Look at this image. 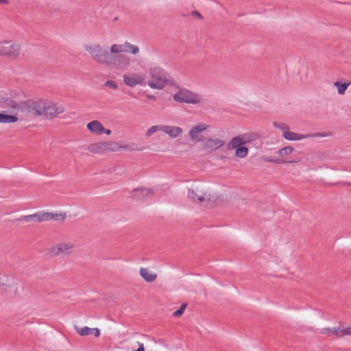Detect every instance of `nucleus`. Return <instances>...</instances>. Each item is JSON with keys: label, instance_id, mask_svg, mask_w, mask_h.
<instances>
[{"label": "nucleus", "instance_id": "nucleus-1", "mask_svg": "<svg viewBox=\"0 0 351 351\" xmlns=\"http://www.w3.org/2000/svg\"><path fill=\"white\" fill-rule=\"evenodd\" d=\"M84 49L96 63L106 66H113L119 71L128 70L131 62L130 57L121 54V53L129 52L136 55L140 51L138 46L128 42L123 44H112L110 47L109 51L104 46L95 43L84 44Z\"/></svg>", "mask_w": 351, "mask_h": 351}, {"label": "nucleus", "instance_id": "nucleus-2", "mask_svg": "<svg viewBox=\"0 0 351 351\" xmlns=\"http://www.w3.org/2000/svg\"><path fill=\"white\" fill-rule=\"evenodd\" d=\"M27 112L35 117L53 119L64 113L62 105L49 99H37L27 103Z\"/></svg>", "mask_w": 351, "mask_h": 351}, {"label": "nucleus", "instance_id": "nucleus-3", "mask_svg": "<svg viewBox=\"0 0 351 351\" xmlns=\"http://www.w3.org/2000/svg\"><path fill=\"white\" fill-rule=\"evenodd\" d=\"M187 197L194 202L204 206H212L215 199L212 189L208 185L202 183L193 184L188 189Z\"/></svg>", "mask_w": 351, "mask_h": 351}, {"label": "nucleus", "instance_id": "nucleus-4", "mask_svg": "<svg viewBox=\"0 0 351 351\" xmlns=\"http://www.w3.org/2000/svg\"><path fill=\"white\" fill-rule=\"evenodd\" d=\"M171 84L169 75L164 69L160 66L149 67L148 77L145 80V84L151 89L162 90Z\"/></svg>", "mask_w": 351, "mask_h": 351}, {"label": "nucleus", "instance_id": "nucleus-5", "mask_svg": "<svg viewBox=\"0 0 351 351\" xmlns=\"http://www.w3.org/2000/svg\"><path fill=\"white\" fill-rule=\"evenodd\" d=\"M22 51V43L16 39H3L0 40V57L11 60L19 58Z\"/></svg>", "mask_w": 351, "mask_h": 351}, {"label": "nucleus", "instance_id": "nucleus-6", "mask_svg": "<svg viewBox=\"0 0 351 351\" xmlns=\"http://www.w3.org/2000/svg\"><path fill=\"white\" fill-rule=\"evenodd\" d=\"M121 150L132 151L129 145H121L114 141H99L88 145V151L93 154H99L106 152H117Z\"/></svg>", "mask_w": 351, "mask_h": 351}, {"label": "nucleus", "instance_id": "nucleus-7", "mask_svg": "<svg viewBox=\"0 0 351 351\" xmlns=\"http://www.w3.org/2000/svg\"><path fill=\"white\" fill-rule=\"evenodd\" d=\"M172 97L176 102L191 105H200L204 102V98L200 93L186 88H180Z\"/></svg>", "mask_w": 351, "mask_h": 351}, {"label": "nucleus", "instance_id": "nucleus-8", "mask_svg": "<svg viewBox=\"0 0 351 351\" xmlns=\"http://www.w3.org/2000/svg\"><path fill=\"white\" fill-rule=\"evenodd\" d=\"M319 333L328 337L350 336L351 324L346 325L339 322L333 325L325 326L320 328Z\"/></svg>", "mask_w": 351, "mask_h": 351}, {"label": "nucleus", "instance_id": "nucleus-9", "mask_svg": "<svg viewBox=\"0 0 351 351\" xmlns=\"http://www.w3.org/2000/svg\"><path fill=\"white\" fill-rule=\"evenodd\" d=\"M74 244L69 241L57 242L46 250L49 256L56 257L58 256H70L74 252Z\"/></svg>", "mask_w": 351, "mask_h": 351}, {"label": "nucleus", "instance_id": "nucleus-10", "mask_svg": "<svg viewBox=\"0 0 351 351\" xmlns=\"http://www.w3.org/2000/svg\"><path fill=\"white\" fill-rule=\"evenodd\" d=\"M228 150H234V157L243 159L247 157L249 154V148L245 146V141L241 136L232 138L227 145Z\"/></svg>", "mask_w": 351, "mask_h": 351}, {"label": "nucleus", "instance_id": "nucleus-11", "mask_svg": "<svg viewBox=\"0 0 351 351\" xmlns=\"http://www.w3.org/2000/svg\"><path fill=\"white\" fill-rule=\"evenodd\" d=\"M282 132V136L289 141H301L311 137H328L331 135L330 133H316V134H302L289 131L287 125L283 124L280 126Z\"/></svg>", "mask_w": 351, "mask_h": 351}, {"label": "nucleus", "instance_id": "nucleus-12", "mask_svg": "<svg viewBox=\"0 0 351 351\" xmlns=\"http://www.w3.org/2000/svg\"><path fill=\"white\" fill-rule=\"evenodd\" d=\"M66 217V215L64 213H35L30 215H25L21 218V220L26 222L32 221H44L51 219L54 220H63Z\"/></svg>", "mask_w": 351, "mask_h": 351}, {"label": "nucleus", "instance_id": "nucleus-13", "mask_svg": "<svg viewBox=\"0 0 351 351\" xmlns=\"http://www.w3.org/2000/svg\"><path fill=\"white\" fill-rule=\"evenodd\" d=\"M145 74L141 72L128 73L123 75V83L128 87H135L145 84Z\"/></svg>", "mask_w": 351, "mask_h": 351}, {"label": "nucleus", "instance_id": "nucleus-14", "mask_svg": "<svg viewBox=\"0 0 351 351\" xmlns=\"http://www.w3.org/2000/svg\"><path fill=\"white\" fill-rule=\"evenodd\" d=\"M210 125L205 123H199L193 125L189 131V138L193 143H197L202 141V132L207 130Z\"/></svg>", "mask_w": 351, "mask_h": 351}, {"label": "nucleus", "instance_id": "nucleus-15", "mask_svg": "<svg viewBox=\"0 0 351 351\" xmlns=\"http://www.w3.org/2000/svg\"><path fill=\"white\" fill-rule=\"evenodd\" d=\"M0 287L6 291L16 293L18 289V284L13 278L3 274H0Z\"/></svg>", "mask_w": 351, "mask_h": 351}, {"label": "nucleus", "instance_id": "nucleus-16", "mask_svg": "<svg viewBox=\"0 0 351 351\" xmlns=\"http://www.w3.org/2000/svg\"><path fill=\"white\" fill-rule=\"evenodd\" d=\"M225 145L224 141L219 138H207L202 143V149L205 151L213 152L217 151Z\"/></svg>", "mask_w": 351, "mask_h": 351}, {"label": "nucleus", "instance_id": "nucleus-17", "mask_svg": "<svg viewBox=\"0 0 351 351\" xmlns=\"http://www.w3.org/2000/svg\"><path fill=\"white\" fill-rule=\"evenodd\" d=\"M162 132L172 139L180 138L184 134L181 127L173 125H162Z\"/></svg>", "mask_w": 351, "mask_h": 351}, {"label": "nucleus", "instance_id": "nucleus-18", "mask_svg": "<svg viewBox=\"0 0 351 351\" xmlns=\"http://www.w3.org/2000/svg\"><path fill=\"white\" fill-rule=\"evenodd\" d=\"M293 152H294V148L292 146H286V147H284L280 149L278 151V155L279 156V158L278 159V163L284 164V163L289 162H300V159H298V160H293V161H289L287 160V158L289 157V156L292 154Z\"/></svg>", "mask_w": 351, "mask_h": 351}, {"label": "nucleus", "instance_id": "nucleus-19", "mask_svg": "<svg viewBox=\"0 0 351 351\" xmlns=\"http://www.w3.org/2000/svg\"><path fill=\"white\" fill-rule=\"evenodd\" d=\"M152 195L153 191L148 188L141 187L135 189L132 191V197L137 200L145 199Z\"/></svg>", "mask_w": 351, "mask_h": 351}, {"label": "nucleus", "instance_id": "nucleus-20", "mask_svg": "<svg viewBox=\"0 0 351 351\" xmlns=\"http://www.w3.org/2000/svg\"><path fill=\"white\" fill-rule=\"evenodd\" d=\"M139 274L145 282L149 283L154 282L158 277V274L148 267H141Z\"/></svg>", "mask_w": 351, "mask_h": 351}, {"label": "nucleus", "instance_id": "nucleus-21", "mask_svg": "<svg viewBox=\"0 0 351 351\" xmlns=\"http://www.w3.org/2000/svg\"><path fill=\"white\" fill-rule=\"evenodd\" d=\"M103 124L98 120H93L90 121L86 125L87 130L93 135L100 136L101 135V131L103 130Z\"/></svg>", "mask_w": 351, "mask_h": 351}, {"label": "nucleus", "instance_id": "nucleus-22", "mask_svg": "<svg viewBox=\"0 0 351 351\" xmlns=\"http://www.w3.org/2000/svg\"><path fill=\"white\" fill-rule=\"evenodd\" d=\"M75 330L81 336L93 335L96 337H98L100 335V330L97 328H91L88 326L80 327L75 326Z\"/></svg>", "mask_w": 351, "mask_h": 351}, {"label": "nucleus", "instance_id": "nucleus-23", "mask_svg": "<svg viewBox=\"0 0 351 351\" xmlns=\"http://www.w3.org/2000/svg\"><path fill=\"white\" fill-rule=\"evenodd\" d=\"M18 120L19 119L16 115L0 112V123H12L17 122Z\"/></svg>", "mask_w": 351, "mask_h": 351}, {"label": "nucleus", "instance_id": "nucleus-24", "mask_svg": "<svg viewBox=\"0 0 351 351\" xmlns=\"http://www.w3.org/2000/svg\"><path fill=\"white\" fill-rule=\"evenodd\" d=\"M162 131V125H154L150 126L145 132L146 138H151L155 133Z\"/></svg>", "mask_w": 351, "mask_h": 351}, {"label": "nucleus", "instance_id": "nucleus-25", "mask_svg": "<svg viewBox=\"0 0 351 351\" xmlns=\"http://www.w3.org/2000/svg\"><path fill=\"white\" fill-rule=\"evenodd\" d=\"M350 84V82H341L339 81H337L334 82V86L337 88V92L340 95L345 94L346 90Z\"/></svg>", "mask_w": 351, "mask_h": 351}, {"label": "nucleus", "instance_id": "nucleus-26", "mask_svg": "<svg viewBox=\"0 0 351 351\" xmlns=\"http://www.w3.org/2000/svg\"><path fill=\"white\" fill-rule=\"evenodd\" d=\"M104 86L114 90L118 88L117 84L113 80H107L105 82Z\"/></svg>", "mask_w": 351, "mask_h": 351}, {"label": "nucleus", "instance_id": "nucleus-27", "mask_svg": "<svg viewBox=\"0 0 351 351\" xmlns=\"http://www.w3.org/2000/svg\"><path fill=\"white\" fill-rule=\"evenodd\" d=\"M186 307V304H182L181 305L180 309L176 311L173 313V316H175L176 317H180L183 314Z\"/></svg>", "mask_w": 351, "mask_h": 351}, {"label": "nucleus", "instance_id": "nucleus-28", "mask_svg": "<svg viewBox=\"0 0 351 351\" xmlns=\"http://www.w3.org/2000/svg\"><path fill=\"white\" fill-rule=\"evenodd\" d=\"M263 160L265 162L278 163V159H274V158H269V157H264V158H263Z\"/></svg>", "mask_w": 351, "mask_h": 351}, {"label": "nucleus", "instance_id": "nucleus-29", "mask_svg": "<svg viewBox=\"0 0 351 351\" xmlns=\"http://www.w3.org/2000/svg\"><path fill=\"white\" fill-rule=\"evenodd\" d=\"M138 348L136 350H134L133 351H145L144 345L142 343H137Z\"/></svg>", "mask_w": 351, "mask_h": 351}, {"label": "nucleus", "instance_id": "nucleus-30", "mask_svg": "<svg viewBox=\"0 0 351 351\" xmlns=\"http://www.w3.org/2000/svg\"><path fill=\"white\" fill-rule=\"evenodd\" d=\"M106 134V135H110L111 134V130L109 129H106L104 126L103 127V130L101 131V134Z\"/></svg>", "mask_w": 351, "mask_h": 351}, {"label": "nucleus", "instance_id": "nucleus-31", "mask_svg": "<svg viewBox=\"0 0 351 351\" xmlns=\"http://www.w3.org/2000/svg\"><path fill=\"white\" fill-rule=\"evenodd\" d=\"M8 4V0H0V5H6Z\"/></svg>", "mask_w": 351, "mask_h": 351}, {"label": "nucleus", "instance_id": "nucleus-32", "mask_svg": "<svg viewBox=\"0 0 351 351\" xmlns=\"http://www.w3.org/2000/svg\"><path fill=\"white\" fill-rule=\"evenodd\" d=\"M147 97L148 99H155V98H156L154 95H148L147 96Z\"/></svg>", "mask_w": 351, "mask_h": 351}, {"label": "nucleus", "instance_id": "nucleus-33", "mask_svg": "<svg viewBox=\"0 0 351 351\" xmlns=\"http://www.w3.org/2000/svg\"><path fill=\"white\" fill-rule=\"evenodd\" d=\"M193 14H194V15L195 14V16H200V14L199 12H193Z\"/></svg>", "mask_w": 351, "mask_h": 351}]
</instances>
